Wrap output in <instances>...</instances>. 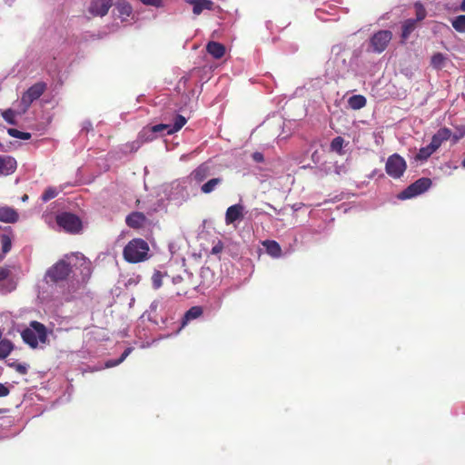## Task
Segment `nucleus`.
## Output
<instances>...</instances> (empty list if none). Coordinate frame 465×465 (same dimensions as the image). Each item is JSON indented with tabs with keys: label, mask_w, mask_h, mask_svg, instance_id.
<instances>
[{
	"label": "nucleus",
	"mask_w": 465,
	"mask_h": 465,
	"mask_svg": "<svg viewBox=\"0 0 465 465\" xmlns=\"http://www.w3.org/2000/svg\"><path fill=\"white\" fill-rule=\"evenodd\" d=\"M203 313V309L202 306H193L191 307L183 315L182 320V328L188 324L193 320H196L200 318Z\"/></svg>",
	"instance_id": "dca6fc26"
},
{
	"label": "nucleus",
	"mask_w": 465,
	"mask_h": 465,
	"mask_svg": "<svg viewBox=\"0 0 465 465\" xmlns=\"http://www.w3.org/2000/svg\"><path fill=\"white\" fill-rule=\"evenodd\" d=\"M7 133L10 136L22 139V140H28L31 138V134L26 132H22L15 128H9L7 130Z\"/></svg>",
	"instance_id": "c85d7f7f"
},
{
	"label": "nucleus",
	"mask_w": 465,
	"mask_h": 465,
	"mask_svg": "<svg viewBox=\"0 0 465 465\" xmlns=\"http://www.w3.org/2000/svg\"><path fill=\"white\" fill-rule=\"evenodd\" d=\"M461 166H462L463 168H465V158H464V159L462 160V162H461Z\"/></svg>",
	"instance_id": "49530a36"
},
{
	"label": "nucleus",
	"mask_w": 465,
	"mask_h": 465,
	"mask_svg": "<svg viewBox=\"0 0 465 465\" xmlns=\"http://www.w3.org/2000/svg\"><path fill=\"white\" fill-rule=\"evenodd\" d=\"M206 49L207 52L215 59L222 58L225 54V46L218 42H209Z\"/></svg>",
	"instance_id": "6ab92c4d"
},
{
	"label": "nucleus",
	"mask_w": 465,
	"mask_h": 465,
	"mask_svg": "<svg viewBox=\"0 0 465 465\" xmlns=\"http://www.w3.org/2000/svg\"><path fill=\"white\" fill-rule=\"evenodd\" d=\"M392 38V34L389 30H380L376 32L370 40V45L375 53L383 52Z\"/></svg>",
	"instance_id": "6e6552de"
},
{
	"label": "nucleus",
	"mask_w": 465,
	"mask_h": 465,
	"mask_svg": "<svg viewBox=\"0 0 465 465\" xmlns=\"http://www.w3.org/2000/svg\"><path fill=\"white\" fill-rule=\"evenodd\" d=\"M188 3L193 5V12L196 15H199L203 10H213V8L212 0H188Z\"/></svg>",
	"instance_id": "2eb2a0df"
},
{
	"label": "nucleus",
	"mask_w": 465,
	"mask_h": 465,
	"mask_svg": "<svg viewBox=\"0 0 465 465\" xmlns=\"http://www.w3.org/2000/svg\"><path fill=\"white\" fill-rule=\"evenodd\" d=\"M71 272L70 262H67L65 259H61L47 270L45 279L47 282L58 283L66 281Z\"/></svg>",
	"instance_id": "7ed1b4c3"
},
{
	"label": "nucleus",
	"mask_w": 465,
	"mask_h": 465,
	"mask_svg": "<svg viewBox=\"0 0 465 465\" xmlns=\"http://www.w3.org/2000/svg\"><path fill=\"white\" fill-rule=\"evenodd\" d=\"M132 349L131 348H127L124 352L123 354L121 355V357L114 362L113 363H106V367H112V366H115L119 363H121L122 361H124V359L129 355V353L131 352Z\"/></svg>",
	"instance_id": "58836bf2"
},
{
	"label": "nucleus",
	"mask_w": 465,
	"mask_h": 465,
	"mask_svg": "<svg viewBox=\"0 0 465 465\" xmlns=\"http://www.w3.org/2000/svg\"><path fill=\"white\" fill-rule=\"evenodd\" d=\"M416 25L417 21L415 19H407L406 21H404L402 25V38L407 39L416 28Z\"/></svg>",
	"instance_id": "b1692460"
},
{
	"label": "nucleus",
	"mask_w": 465,
	"mask_h": 465,
	"mask_svg": "<svg viewBox=\"0 0 465 465\" xmlns=\"http://www.w3.org/2000/svg\"><path fill=\"white\" fill-rule=\"evenodd\" d=\"M343 143L344 140L342 137H335L334 139H332L331 143V150L341 154L343 147Z\"/></svg>",
	"instance_id": "c756f323"
},
{
	"label": "nucleus",
	"mask_w": 465,
	"mask_h": 465,
	"mask_svg": "<svg viewBox=\"0 0 465 465\" xmlns=\"http://www.w3.org/2000/svg\"><path fill=\"white\" fill-rule=\"evenodd\" d=\"M451 25L457 32L465 33V15L456 16L451 21Z\"/></svg>",
	"instance_id": "a878e982"
},
{
	"label": "nucleus",
	"mask_w": 465,
	"mask_h": 465,
	"mask_svg": "<svg viewBox=\"0 0 465 465\" xmlns=\"http://www.w3.org/2000/svg\"><path fill=\"white\" fill-rule=\"evenodd\" d=\"M262 245L265 247L267 253L272 257L279 258L282 256V248L276 241L266 240L262 242Z\"/></svg>",
	"instance_id": "aec40b11"
},
{
	"label": "nucleus",
	"mask_w": 465,
	"mask_h": 465,
	"mask_svg": "<svg viewBox=\"0 0 465 465\" xmlns=\"http://www.w3.org/2000/svg\"><path fill=\"white\" fill-rule=\"evenodd\" d=\"M147 222L146 216L141 212H133L125 218L127 226L133 229L143 228Z\"/></svg>",
	"instance_id": "ddd939ff"
},
{
	"label": "nucleus",
	"mask_w": 465,
	"mask_h": 465,
	"mask_svg": "<svg viewBox=\"0 0 465 465\" xmlns=\"http://www.w3.org/2000/svg\"><path fill=\"white\" fill-rule=\"evenodd\" d=\"M57 193H57L56 189L52 188V187H49V188H47V189L44 192V193L42 194V200H43L44 202H47V201H49V200L54 199V197H56V196H57Z\"/></svg>",
	"instance_id": "f704fd0d"
},
{
	"label": "nucleus",
	"mask_w": 465,
	"mask_h": 465,
	"mask_svg": "<svg viewBox=\"0 0 465 465\" xmlns=\"http://www.w3.org/2000/svg\"><path fill=\"white\" fill-rule=\"evenodd\" d=\"M14 344L7 339L0 341V360L5 359L13 351Z\"/></svg>",
	"instance_id": "5701e85b"
},
{
	"label": "nucleus",
	"mask_w": 465,
	"mask_h": 465,
	"mask_svg": "<svg viewBox=\"0 0 465 465\" xmlns=\"http://www.w3.org/2000/svg\"><path fill=\"white\" fill-rule=\"evenodd\" d=\"M453 138H454V142H457V141L460 139V137H459V136H457V135H454V137H453Z\"/></svg>",
	"instance_id": "de8ad7c7"
},
{
	"label": "nucleus",
	"mask_w": 465,
	"mask_h": 465,
	"mask_svg": "<svg viewBox=\"0 0 465 465\" xmlns=\"http://www.w3.org/2000/svg\"><path fill=\"white\" fill-rule=\"evenodd\" d=\"M11 274V271L6 267H0V282L7 279Z\"/></svg>",
	"instance_id": "a19ab883"
},
{
	"label": "nucleus",
	"mask_w": 465,
	"mask_h": 465,
	"mask_svg": "<svg viewBox=\"0 0 465 465\" xmlns=\"http://www.w3.org/2000/svg\"><path fill=\"white\" fill-rule=\"evenodd\" d=\"M28 198V196L25 194L23 196V201H25Z\"/></svg>",
	"instance_id": "09e8293b"
},
{
	"label": "nucleus",
	"mask_w": 465,
	"mask_h": 465,
	"mask_svg": "<svg viewBox=\"0 0 465 465\" xmlns=\"http://www.w3.org/2000/svg\"><path fill=\"white\" fill-rule=\"evenodd\" d=\"M10 367L14 368L18 373L25 375L27 373L28 366L26 364L12 362L8 364Z\"/></svg>",
	"instance_id": "e433bc0d"
},
{
	"label": "nucleus",
	"mask_w": 465,
	"mask_h": 465,
	"mask_svg": "<svg viewBox=\"0 0 465 465\" xmlns=\"http://www.w3.org/2000/svg\"><path fill=\"white\" fill-rule=\"evenodd\" d=\"M446 57L441 53H436L432 55L430 64L435 69H441L444 65Z\"/></svg>",
	"instance_id": "bb28decb"
},
{
	"label": "nucleus",
	"mask_w": 465,
	"mask_h": 465,
	"mask_svg": "<svg viewBox=\"0 0 465 465\" xmlns=\"http://www.w3.org/2000/svg\"><path fill=\"white\" fill-rule=\"evenodd\" d=\"M3 118L10 124H15V114L12 109H7L2 114Z\"/></svg>",
	"instance_id": "c9c22d12"
},
{
	"label": "nucleus",
	"mask_w": 465,
	"mask_h": 465,
	"mask_svg": "<svg viewBox=\"0 0 465 465\" xmlns=\"http://www.w3.org/2000/svg\"><path fill=\"white\" fill-rule=\"evenodd\" d=\"M212 174V166L208 162H204L197 166L192 173L191 177L193 181L200 183Z\"/></svg>",
	"instance_id": "9b49d317"
},
{
	"label": "nucleus",
	"mask_w": 465,
	"mask_h": 465,
	"mask_svg": "<svg viewBox=\"0 0 465 465\" xmlns=\"http://www.w3.org/2000/svg\"><path fill=\"white\" fill-rule=\"evenodd\" d=\"M0 241L2 244V252L4 254H6L12 248V240L8 235L2 234L0 236Z\"/></svg>",
	"instance_id": "7c9ffc66"
},
{
	"label": "nucleus",
	"mask_w": 465,
	"mask_h": 465,
	"mask_svg": "<svg viewBox=\"0 0 465 465\" xmlns=\"http://www.w3.org/2000/svg\"><path fill=\"white\" fill-rule=\"evenodd\" d=\"M150 247L142 238L132 239L124 248V259L129 263H138L149 259Z\"/></svg>",
	"instance_id": "f257e3e1"
},
{
	"label": "nucleus",
	"mask_w": 465,
	"mask_h": 465,
	"mask_svg": "<svg viewBox=\"0 0 465 465\" xmlns=\"http://www.w3.org/2000/svg\"><path fill=\"white\" fill-rule=\"evenodd\" d=\"M431 180L422 177L410 184L406 189L398 194L400 200H407L420 195L426 192L431 186Z\"/></svg>",
	"instance_id": "39448f33"
},
{
	"label": "nucleus",
	"mask_w": 465,
	"mask_h": 465,
	"mask_svg": "<svg viewBox=\"0 0 465 465\" xmlns=\"http://www.w3.org/2000/svg\"><path fill=\"white\" fill-rule=\"evenodd\" d=\"M349 105L354 110H359L366 105V98L361 94H355L349 98Z\"/></svg>",
	"instance_id": "4be33fe9"
},
{
	"label": "nucleus",
	"mask_w": 465,
	"mask_h": 465,
	"mask_svg": "<svg viewBox=\"0 0 465 465\" xmlns=\"http://www.w3.org/2000/svg\"><path fill=\"white\" fill-rule=\"evenodd\" d=\"M219 251H220V249L218 247H216V246L213 248V253H217V252H219Z\"/></svg>",
	"instance_id": "a18cd8bd"
},
{
	"label": "nucleus",
	"mask_w": 465,
	"mask_h": 465,
	"mask_svg": "<svg viewBox=\"0 0 465 465\" xmlns=\"http://www.w3.org/2000/svg\"><path fill=\"white\" fill-rule=\"evenodd\" d=\"M443 142L437 136V134H435L432 138H431V141L430 143V148L432 149V151H436L442 143Z\"/></svg>",
	"instance_id": "4c0bfd02"
},
{
	"label": "nucleus",
	"mask_w": 465,
	"mask_h": 465,
	"mask_svg": "<svg viewBox=\"0 0 465 465\" xmlns=\"http://www.w3.org/2000/svg\"><path fill=\"white\" fill-rule=\"evenodd\" d=\"M407 163L398 153L389 156L385 164V170L389 176L399 179L406 171Z\"/></svg>",
	"instance_id": "423d86ee"
},
{
	"label": "nucleus",
	"mask_w": 465,
	"mask_h": 465,
	"mask_svg": "<svg viewBox=\"0 0 465 465\" xmlns=\"http://www.w3.org/2000/svg\"><path fill=\"white\" fill-rule=\"evenodd\" d=\"M113 5V0H91L88 12L93 16H104Z\"/></svg>",
	"instance_id": "1a4fd4ad"
},
{
	"label": "nucleus",
	"mask_w": 465,
	"mask_h": 465,
	"mask_svg": "<svg viewBox=\"0 0 465 465\" xmlns=\"http://www.w3.org/2000/svg\"><path fill=\"white\" fill-rule=\"evenodd\" d=\"M433 153H434V151H432V149L430 148V145H427L425 147H421L419 150L418 153L416 154L415 160H417V161H426Z\"/></svg>",
	"instance_id": "cd10ccee"
},
{
	"label": "nucleus",
	"mask_w": 465,
	"mask_h": 465,
	"mask_svg": "<svg viewBox=\"0 0 465 465\" xmlns=\"http://www.w3.org/2000/svg\"><path fill=\"white\" fill-rule=\"evenodd\" d=\"M223 180L221 177L212 178L201 186V192L204 194L213 193L217 186L223 183Z\"/></svg>",
	"instance_id": "412c9836"
},
{
	"label": "nucleus",
	"mask_w": 465,
	"mask_h": 465,
	"mask_svg": "<svg viewBox=\"0 0 465 465\" xmlns=\"http://www.w3.org/2000/svg\"><path fill=\"white\" fill-rule=\"evenodd\" d=\"M243 211L244 207L240 203L228 207L225 213V223L229 225L235 223L236 221L242 220L244 216Z\"/></svg>",
	"instance_id": "9d476101"
},
{
	"label": "nucleus",
	"mask_w": 465,
	"mask_h": 465,
	"mask_svg": "<svg viewBox=\"0 0 465 465\" xmlns=\"http://www.w3.org/2000/svg\"><path fill=\"white\" fill-rule=\"evenodd\" d=\"M16 161L14 157L9 155H0V176L9 175L16 170Z\"/></svg>",
	"instance_id": "f8f14e48"
},
{
	"label": "nucleus",
	"mask_w": 465,
	"mask_h": 465,
	"mask_svg": "<svg viewBox=\"0 0 465 465\" xmlns=\"http://www.w3.org/2000/svg\"><path fill=\"white\" fill-rule=\"evenodd\" d=\"M186 122L187 121L184 116L177 114L174 118L173 124H171V128L168 131V134H172L181 130L184 126Z\"/></svg>",
	"instance_id": "393cba45"
},
{
	"label": "nucleus",
	"mask_w": 465,
	"mask_h": 465,
	"mask_svg": "<svg viewBox=\"0 0 465 465\" xmlns=\"http://www.w3.org/2000/svg\"><path fill=\"white\" fill-rule=\"evenodd\" d=\"M171 128V124H155L153 126L144 128L140 134V137L144 138L145 141H150L154 139V134L166 131L168 134V131Z\"/></svg>",
	"instance_id": "4468645a"
},
{
	"label": "nucleus",
	"mask_w": 465,
	"mask_h": 465,
	"mask_svg": "<svg viewBox=\"0 0 465 465\" xmlns=\"http://www.w3.org/2000/svg\"><path fill=\"white\" fill-rule=\"evenodd\" d=\"M460 10L462 12H465V0H462L461 4L460 5Z\"/></svg>",
	"instance_id": "c03bdc74"
},
{
	"label": "nucleus",
	"mask_w": 465,
	"mask_h": 465,
	"mask_svg": "<svg viewBox=\"0 0 465 465\" xmlns=\"http://www.w3.org/2000/svg\"><path fill=\"white\" fill-rule=\"evenodd\" d=\"M252 158L256 163H262L264 160L263 154L260 152L253 153Z\"/></svg>",
	"instance_id": "79ce46f5"
},
{
	"label": "nucleus",
	"mask_w": 465,
	"mask_h": 465,
	"mask_svg": "<svg viewBox=\"0 0 465 465\" xmlns=\"http://www.w3.org/2000/svg\"><path fill=\"white\" fill-rule=\"evenodd\" d=\"M19 218L17 212L11 207H0V221L3 223H15Z\"/></svg>",
	"instance_id": "a211bd4d"
},
{
	"label": "nucleus",
	"mask_w": 465,
	"mask_h": 465,
	"mask_svg": "<svg viewBox=\"0 0 465 465\" xmlns=\"http://www.w3.org/2000/svg\"><path fill=\"white\" fill-rule=\"evenodd\" d=\"M163 274L160 271H155L152 276V284L154 289H159L163 285Z\"/></svg>",
	"instance_id": "2f4dec72"
},
{
	"label": "nucleus",
	"mask_w": 465,
	"mask_h": 465,
	"mask_svg": "<svg viewBox=\"0 0 465 465\" xmlns=\"http://www.w3.org/2000/svg\"><path fill=\"white\" fill-rule=\"evenodd\" d=\"M10 393V390L7 386L0 383V397H5Z\"/></svg>",
	"instance_id": "37998d69"
},
{
	"label": "nucleus",
	"mask_w": 465,
	"mask_h": 465,
	"mask_svg": "<svg viewBox=\"0 0 465 465\" xmlns=\"http://www.w3.org/2000/svg\"><path fill=\"white\" fill-rule=\"evenodd\" d=\"M21 337L25 343L32 349H35L39 341L42 343L47 341L46 327L39 322L33 321L30 322V327L21 332Z\"/></svg>",
	"instance_id": "f03ea898"
},
{
	"label": "nucleus",
	"mask_w": 465,
	"mask_h": 465,
	"mask_svg": "<svg viewBox=\"0 0 465 465\" xmlns=\"http://www.w3.org/2000/svg\"><path fill=\"white\" fill-rule=\"evenodd\" d=\"M436 134L442 142H445L451 137L452 133H451L450 129H449L447 127H443V128H440V130H438Z\"/></svg>",
	"instance_id": "72a5a7b5"
},
{
	"label": "nucleus",
	"mask_w": 465,
	"mask_h": 465,
	"mask_svg": "<svg viewBox=\"0 0 465 465\" xmlns=\"http://www.w3.org/2000/svg\"><path fill=\"white\" fill-rule=\"evenodd\" d=\"M2 335H3V332H2V331L0 330V338H2ZM1 340H2V339H0V341H1Z\"/></svg>",
	"instance_id": "8fccbe9b"
},
{
	"label": "nucleus",
	"mask_w": 465,
	"mask_h": 465,
	"mask_svg": "<svg viewBox=\"0 0 465 465\" xmlns=\"http://www.w3.org/2000/svg\"><path fill=\"white\" fill-rule=\"evenodd\" d=\"M46 90V84L37 82L25 92L21 97V104L24 105V112L26 111L32 103L37 100Z\"/></svg>",
	"instance_id": "0eeeda50"
},
{
	"label": "nucleus",
	"mask_w": 465,
	"mask_h": 465,
	"mask_svg": "<svg viewBox=\"0 0 465 465\" xmlns=\"http://www.w3.org/2000/svg\"><path fill=\"white\" fill-rule=\"evenodd\" d=\"M145 5H151L153 7H161L163 6V0H139Z\"/></svg>",
	"instance_id": "ea45409f"
},
{
	"label": "nucleus",
	"mask_w": 465,
	"mask_h": 465,
	"mask_svg": "<svg viewBox=\"0 0 465 465\" xmlns=\"http://www.w3.org/2000/svg\"><path fill=\"white\" fill-rule=\"evenodd\" d=\"M56 223L64 232L71 234H77L83 229L81 219L74 213L64 212L56 215Z\"/></svg>",
	"instance_id": "20e7f679"
},
{
	"label": "nucleus",
	"mask_w": 465,
	"mask_h": 465,
	"mask_svg": "<svg viewBox=\"0 0 465 465\" xmlns=\"http://www.w3.org/2000/svg\"><path fill=\"white\" fill-rule=\"evenodd\" d=\"M115 8L118 13V16L123 21L126 20L133 13L132 5L126 0H117Z\"/></svg>",
	"instance_id": "f3484780"
},
{
	"label": "nucleus",
	"mask_w": 465,
	"mask_h": 465,
	"mask_svg": "<svg viewBox=\"0 0 465 465\" xmlns=\"http://www.w3.org/2000/svg\"><path fill=\"white\" fill-rule=\"evenodd\" d=\"M416 21H421L426 17V10L420 2L415 4Z\"/></svg>",
	"instance_id": "473e14b6"
}]
</instances>
